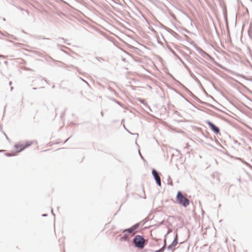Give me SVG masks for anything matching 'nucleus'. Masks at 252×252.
Listing matches in <instances>:
<instances>
[{
	"label": "nucleus",
	"mask_w": 252,
	"mask_h": 252,
	"mask_svg": "<svg viewBox=\"0 0 252 252\" xmlns=\"http://www.w3.org/2000/svg\"><path fill=\"white\" fill-rule=\"evenodd\" d=\"M176 199L178 204L185 208L189 206L190 203V200L181 191L177 192Z\"/></svg>",
	"instance_id": "obj_1"
},
{
	"label": "nucleus",
	"mask_w": 252,
	"mask_h": 252,
	"mask_svg": "<svg viewBox=\"0 0 252 252\" xmlns=\"http://www.w3.org/2000/svg\"><path fill=\"white\" fill-rule=\"evenodd\" d=\"M132 244L135 248L142 250L144 248L147 242L143 236L137 235L133 238Z\"/></svg>",
	"instance_id": "obj_2"
},
{
	"label": "nucleus",
	"mask_w": 252,
	"mask_h": 252,
	"mask_svg": "<svg viewBox=\"0 0 252 252\" xmlns=\"http://www.w3.org/2000/svg\"><path fill=\"white\" fill-rule=\"evenodd\" d=\"M152 173L157 184L160 187L161 185V179L159 176L160 173L158 172L155 169H152Z\"/></svg>",
	"instance_id": "obj_3"
},
{
	"label": "nucleus",
	"mask_w": 252,
	"mask_h": 252,
	"mask_svg": "<svg viewBox=\"0 0 252 252\" xmlns=\"http://www.w3.org/2000/svg\"><path fill=\"white\" fill-rule=\"evenodd\" d=\"M178 243V235L177 232H176L174 236V240L172 243L167 247V250L169 252H173L175 249H173L174 247H175Z\"/></svg>",
	"instance_id": "obj_4"
},
{
	"label": "nucleus",
	"mask_w": 252,
	"mask_h": 252,
	"mask_svg": "<svg viewBox=\"0 0 252 252\" xmlns=\"http://www.w3.org/2000/svg\"><path fill=\"white\" fill-rule=\"evenodd\" d=\"M32 144V142H29L28 141L26 142V143L25 145L22 144H16L14 145V147L16 149H18L19 148H20L19 150H17L16 151V153H18L19 152H22L23 150H24L25 148L28 147L29 146H31Z\"/></svg>",
	"instance_id": "obj_5"
},
{
	"label": "nucleus",
	"mask_w": 252,
	"mask_h": 252,
	"mask_svg": "<svg viewBox=\"0 0 252 252\" xmlns=\"http://www.w3.org/2000/svg\"><path fill=\"white\" fill-rule=\"evenodd\" d=\"M206 124L208 125L210 128L216 134H218L220 133V128L218 126H216L210 121L207 120L206 121Z\"/></svg>",
	"instance_id": "obj_6"
},
{
	"label": "nucleus",
	"mask_w": 252,
	"mask_h": 252,
	"mask_svg": "<svg viewBox=\"0 0 252 252\" xmlns=\"http://www.w3.org/2000/svg\"><path fill=\"white\" fill-rule=\"evenodd\" d=\"M184 89L186 91V92L190 95L191 97L194 98L195 100H196L200 104H203L205 103L201 101L198 97L195 95L193 94H192L188 89H187L186 87L183 86Z\"/></svg>",
	"instance_id": "obj_7"
},
{
	"label": "nucleus",
	"mask_w": 252,
	"mask_h": 252,
	"mask_svg": "<svg viewBox=\"0 0 252 252\" xmlns=\"http://www.w3.org/2000/svg\"><path fill=\"white\" fill-rule=\"evenodd\" d=\"M140 222L136 223V224L132 225L131 227L125 229V231H126V233H131L134 231L136 229H137L140 226Z\"/></svg>",
	"instance_id": "obj_8"
},
{
	"label": "nucleus",
	"mask_w": 252,
	"mask_h": 252,
	"mask_svg": "<svg viewBox=\"0 0 252 252\" xmlns=\"http://www.w3.org/2000/svg\"><path fill=\"white\" fill-rule=\"evenodd\" d=\"M198 51L203 57L205 58L206 56H207L212 61H214V59L213 57H212L209 54L207 53L201 48H199V49H198Z\"/></svg>",
	"instance_id": "obj_9"
},
{
	"label": "nucleus",
	"mask_w": 252,
	"mask_h": 252,
	"mask_svg": "<svg viewBox=\"0 0 252 252\" xmlns=\"http://www.w3.org/2000/svg\"><path fill=\"white\" fill-rule=\"evenodd\" d=\"M123 232L125 233L123 236H122V235L121 234L118 235V237H121L120 240L121 241H129V237L127 235L129 233H126V231H125V229H124L123 230Z\"/></svg>",
	"instance_id": "obj_10"
},
{
	"label": "nucleus",
	"mask_w": 252,
	"mask_h": 252,
	"mask_svg": "<svg viewBox=\"0 0 252 252\" xmlns=\"http://www.w3.org/2000/svg\"><path fill=\"white\" fill-rule=\"evenodd\" d=\"M199 62L203 64H205V65H207V62L206 61H205L204 59H201L199 61Z\"/></svg>",
	"instance_id": "obj_11"
},
{
	"label": "nucleus",
	"mask_w": 252,
	"mask_h": 252,
	"mask_svg": "<svg viewBox=\"0 0 252 252\" xmlns=\"http://www.w3.org/2000/svg\"><path fill=\"white\" fill-rule=\"evenodd\" d=\"M164 251V246H162L158 250L155 251V252H163Z\"/></svg>",
	"instance_id": "obj_12"
},
{
	"label": "nucleus",
	"mask_w": 252,
	"mask_h": 252,
	"mask_svg": "<svg viewBox=\"0 0 252 252\" xmlns=\"http://www.w3.org/2000/svg\"><path fill=\"white\" fill-rule=\"evenodd\" d=\"M139 101L142 104H143L145 105H147V103L145 102V101L143 99H142L141 98L139 99Z\"/></svg>",
	"instance_id": "obj_13"
},
{
	"label": "nucleus",
	"mask_w": 252,
	"mask_h": 252,
	"mask_svg": "<svg viewBox=\"0 0 252 252\" xmlns=\"http://www.w3.org/2000/svg\"><path fill=\"white\" fill-rule=\"evenodd\" d=\"M168 184L170 185H172V182L171 181V179L170 176L168 177Z\"/></svg>",
	"instance_id": "obj_14"
},
{
	"label": "nucleus",
	"mask_w": 252,
	"mask_h": 252,
	"mask_svg": "<svg viewBox=\"0 0 252 252\" xmlns=\"http://www.w3.org/2000/svg\"><path fill=\"white\" fill-rule=\"evenodd\" d=\"M142 191H143V192L144 193V196L143 197L142 196L141 197L144 198H146V195H145V191H144V189L143 187L142 188Z\"/></svg>",
	"instance_id": "obj_15"
},
{
	"label": "nucleus",
	"mask_w": 252,
	"mask_h": 252,
	"mask_svg": "<svg viewBox=\"0 0 252 252\" xmlns=\"http://www.w3.org/2000/svg\"><path fill=\"white\" fill-rule=\"evenodd\" d=\"M5 156H6L7 157H11L12 156V155L10 153H5Z\"/></svg>",
	"instance_id": "obj_16"
},
{
	"label": "nucleus",
	"mask_w": 252,
	"mask_h": 252,
	"mask_svg": "<svg viewBox=\"0 0 252 252\" xmlns=\"http://www.w3.org/2000/svg\"><path fill=\"white\" fill-rule=\"evenodd\" d=\"M16 7L17 8H18V9H19L21 11L24 10V9L23 8L21 7L17 6H16Z\"/></svg>",
	"instance_id": "obj_17"
},
{
	"label": "nucleus",
	"mask_w": 252,
	"mask_h": 252,
	"mask_svg": "<svg viewBox=\"0 0 252 252\" xmlns=\"http://www.w3.org/2000/svg\"><path fill=\"white\" fill-rule=\"evenodd\" d=\"M38 38H42V39H49V38H45V37H42L41 36H38Z\"/></svg>",
	"instance_id": "obj_18"
},
{
	"label": "nucleus",
	"mask_w": 252,
	"mask_h": 252,
	"mask_svg": "<svg viewBox=\"0 0 252 252\" xmlns=\"http://www.w3.org/2000/svg\"><path fill=\"white\" fill-rule=\"evenodd\" d=\"M4 135H5V137H6V139H7L8 141H10V139L8 137V136L6 135V134L5 133H4Z\"/></svg>",
	"instance_id": "obj_19"
},
{
	"label": "nucleus",
	"mask_w": 252,
	"mask_h": 252,
	"mask_svg": "<svg viewBox=\"0 0 252 252\" xmlns=\"http://www.w3.org/2000/svg\"><path fill=\"white\" fill-rule=\"evenodd\" d=\"M241 160H242V161L244 163L246 164V165H249V164L247 162H246V161H245L243 160L242 159H241Z\"/></svg>",
	"instance_id": "obj_20"
},
{
	"label": "nucleus",
	"mask_w": 252,
	"mask_h": 252,
	"mask_svg": "<svg viewBox=\"0 0 252 252\" xmlns=\"http://www.w3.org/2000/svg\"><path fill=\"white\" fill-rule=\"evenodd\" d=\"M165 246H166V240H165V239H164V244H163V246H164V247H165Z\"/></svg>",
	"instance_id": "obj_21"
},
{
	"label": "nucleus",
	"mask_w": 252,
	"mask_h": 252,
	"mask_svg": "<svg viewBox=\"0 0 252 252\" xmlns=\"http://www.w3.org/2000/svg\"><path fill=\"white\" fill-rule=\"evenodd\" d=\"M237 180H238L240 183H241V178H240V177H239V178H237Z\"/></svg>",
	"instance_id": "obj_22"
},
{
	"label": "nucleus",
	"mask_w": 252,
	"mask_h": 252,
	"mask_svg": "<svg viewBox=\"0 0 252 252\" xmlns=\"http://www.w3.org/2000/svg\"><path fill=\"white\" fill-rule=\"evenodd\" d=\"M42 217H47V214H42Z\"/></svg>",
	"instance_id": "obj_23"
},
{
	"label": "nucleus",
	"mask_w": 252,
	"mask_h": 252,
	"mask_svg": "<svg viewBox=\"0 0 252 252\" xmlns=\"http://www.w3.org/2000/svg\"><path fill=\"white\" fill-rule=\"evenodd\" d=\"M26 70H30V71H32V69H31V68H26Z\"/></svg>",
	"instance_id": "obj_24"
},
{
	"label": "nucleus",
	"mask_w": 252,
	"mask_h": 252,
	"mask_svg": "<svg viewBox=\"0 0 252 252\" xmlns=\"http://www.w3.org/2000/svg\"><path fill=\"white\" fill-rule=\"evenodd\" d=\"M225 20H226V26L228 27L227 20V18H226V19H225Z\"/></svg>",
	"instance_id": "obj_25"
},
{
	"label": "nucleus",
	"mask_w": 252,
	"mask_h": 252,
	"mask_svg": "<svg viewBox=\"0 0 252 252\" xmlns=\"http://www.w3.org/2000/svg\"><path fill=\"white\" fill-rule=\"evenodd\" d=\"M152 31L154 32V33H156V31L154 30V29H152Z\"/></svg>",
	"instance_id": "obj_26"
},
{
	"label": "nucleus",
	"mask_w": 252,
	"mask_h": 252,
	"mask_svg": "<svg viewBox=\"0 0 252 252\" xmlns=\"http://www.w3.org/2000/svg\"><path fill=\"white\" fill-rule=\"evenodd\" d=\"M103 115H104L103 113L102 112H101V115L102 117L103 116Z\"/></svg>",
	"instance_id": "obj_27"
},
{
	"label": "nucleus",
	"mask_w": 252,
	"mask_h": 252,
	"mask_svg": "<svg viewBox=\"0 0 252 252\" xmlns=\"http://www.w3.org/2000/svg\"><path fill=\"white\" fill-rule=\"evenodd\" d=\"M9 85H11L12 84V82H11V81H10V82H9Z\"/></svg>",
	"instance_id": "obj_28"
},
{
	"label": "nucleus",
	"mask_w": 252,
	"mask_h": 252,
	"mask_svg": "<svg viewBox=\"0 0 252 252\" xmlns=\"http://www.w3.org/2000/svg\"><path fill=\"white\" fill-rule=\"evenodd\" d=\"M51 212H52V213L53 214L54 216H55V215L53 213V209H51Z\"/></svg>",
	"instance_id": "obj_29"
},
{
	"label": "nucleus",
	"mask_w": 252,
	"mask_h": 252,
	"mask_svg": "<svg viewBox=\"0 0 252 252\" xmlns=\"http://www.w3.org/2000/svg\"><path fill=\"white\" fill-rule=\"evenodd\" d=\"M43 79L45 82H47V80H46V78H43Z\"/></svg>",
	"instance_id": "obj_30"
},
{
	"label": "nucleus",
	"mask_w": 252,
	"mask_h": 252,
	"mask_svg": "<svg viewBox=\"0 0 252 252\" xmlns=\"http://www.w3.org/2000/svg\"><path fill=\"white\" fill-rule=\"evenodd\" d=\"M70 138V137H69L68 139H66V142L68 141Z\"/></svg>",
	"instance_id": "obj_31"
},
{
	"label": "nucleus",
	"mask_w": 252,
	"mask_h": 252,
	"mask_svg": "<svg viewBox=\"0 0 252 252\" xmlns=\"http://www.w3.org/2000/svg\"><path fill=\"white\" fill-rule=\"evenodd\" d=\"M185 67H186L187 69H188V66H187L186 65H185Z\"/></svg>",
	"instance_id": "obj_32"
},
{
	"label": "nucleus",
	"mask_w": 252,
	"mask_h": 252,
	"mask_svg": "<svg viewBox=\"0 0 252 252\" xmlns=\"http://www.w3.org/2000/svg\"><path fill=\"white\" fill-rule=\"evenodd\" d=\"M13 89V87H11V91H12Z\"/></svg>",
	"instance_id": "obj_33"
},
{
	"label": "nucleus",
	"mask_w": 252,
	"mask_h": 252,
	"mask_svg": "<svg viewBox=\"0 0 252 252\" xmlns=\"http://www.w3.org/2000/svg\"><path fill=\"white\" fill-rule=\"evenodd\" d=\"M197 81L199 83H200L199 82V80H198L197 79Z\"/></svg>",
	"instance_id": "obj_34"
},
{
	"label": "nucleus",
	"mask_w": 252,
	"mask_h": 252,
	"mask_svg": "<svg viewBox=\"0 0 252 252\" xmlns=\"http://www.w3.org/2000/svg\"><path fill=\"white\" fill-rule=\"evenodd\" d=\"M55 88V86H54V85H53V86H52V88Z\"/></svg>",
	"instance_id": "obj_35"
},
{
	"label": "nucleus",
	"mask_w": 252,
	"mask_h": 252,
	"mask_svg": "<svg viewBox=\"0 0 252 252\" xmlns=\"http://www.w3.org/2000/svg\"><path fill=\"white\" fill-rule=\"evenodd\" d=\"M33 90H36V88H33Z\"/></svg>",
	"instance_id": "obj_36"
},
{
	"label": "nucleus",
	"mask_w": 252,
	"mask_h": 252,
	"mask_svg": "<svg viewBox=\"0 0 252 252\" xmlns=\"http://www.w3.org/2000/svg\"><path fill=\"white\" fill-rule=\"evenodd\" d=\"M26 12H27V13L28 14L29 13V12H28V10H26Z\"/></svg>",
	"instance_id": "obj_37"
},
{
	"label": "nucleus",
	"mask_w": 252,
	"mask_h": 252,
	"mask_svg": "<svg viewBox=\"0 0 252 252\" xmlns=\"http://www.w3.org/2000/svg\"><path fill=\"white\" fill-rule=\"evenodd\" d=\"M173 54L176 55V53L174 52H173Z\"/></svg>",
	"instance_id": "obj_38"
},
{
	"label": "nucleus",
	"mask_w": 252,
	"mask_h": 252,
	"mask_svg": "<svg viewBox=\"0 0 252 252\" xmlns=\"http://www.w3.org/2000/svg\"><path fill=\"white\" fill-rule=\"evenodd\" d=\"M116 103H118V101L116 100Z\"/></svg>",
	"instance_id": "obj_39"
},
{
	"label": "nucleus",
	"mask_w": 252,
	"mask_h": 252,
	"mask_svg": "<svg viewBox=\"0 0 252 252\" xmlns=\"http://www.w3.org/2000/svg\"><path fill=\"white\" fill-rule=\"evenodd\" d=\"M2 57V56L0 55V57Z\"/></svg>",
	"instance_id": "obj_40"
}]
</instances>
